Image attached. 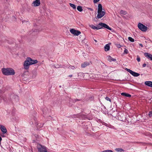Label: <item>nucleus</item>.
<instances>
[{
	"instance_id": "obj_32",
	"label": "nucleus",
	"mask_w": 152,
	"mask_h": 152,
	"mask_svg": "<svg viewBox=\"0 0 152 152\" xmlns=\"http://www.w3.org/2000/svg\"><path fill=\"white\" fill-rule=\"evenodd\" d=\"M100 0H94V3H96L97 2H98Z\"/></svg>"
},
{
	"instance_id": "obj_22",
	"label": "nucleus",
	"mask_w": 152,
	"mask_h": 152,
	"mask_svg": "<svg viewBox=\"0 0 152 152\" xmlns=\"http://www.w3.org/2000/svg\"><path fill=\"white\" fill-rule=\"evenodd\" d=\"M69 5L73 9H76V7L75 4L72 3H69Z\"/></svg>"
},
{
	"instance_id": "obj_16",
	"label": "nucleus",
	"mask_w": 152,
	"mask_h": 152,
	"mask_svg": "<svg viewBox=\"0 0 152 152\" xmlns=\"http://www.w3.org/2000/svg\"><path fill=\"white\" fill-rule=\"evenodd\" d=\"M89 63L87 62H85L81 64V66L82 68H84L89 65Z\"/></svg>"
},
{
	"instance_id": "obj_10",
	"label": "nucleus",
	"mask_w": 152,
	"mask_h": 152,
	"mask_svg": "<svg viewBox=\"0 0 152 152\" xmlns=\"http://www.w3.org/2000/svg\"><path fill=\"white\" fill-rule=\"evenodd\" d=\"M0 129L3 134H5L7 133V129L4 126L0 125Z\"/></svg>"
},
{
	"instance_id": "obj_31",
	"label": "nucleus",
	"mask_w": 152,
	"mask_h": 152,
	"mask_svg": "<svg viewBox=\"0 0 152 152\" xmlns=\"http://www.w3.org/2000/svg\"><path fill=\"white\" fill-rule=\"evenodd\" d=\"M105 99L107 101H109L111 102V100L109 98L107 97L105 98Z\"/></svg>"
},
{
	"instance_id": "obj_38",
	"label": "nucleus",
	"mask_w": 152,
	"mask_h": 152,
	"mask_svg": "<svg viewBox=\"0 0 152 152\" xmlns=\"http://www.w3.org/2000/svg\"><path fill=\"white\" fill-rule=\"evenodd\" d=\"M1 136H2V137H5V136H4V134H3V133L1 135Z\"/></svg>"
},
{
	"instance_id": "obj_20",
	"label": "nucleus",
	"mask_w": 152,
	"mask_h": 152,
	"mask_svg": "<svg viewBox=\"0 0 152 152\" xmlns=\"http://www.w3.org/2000/svg\"><path fill=\"white\" fill-rule=\"evenodd\" d=\"M77 9L78 11L80 12H81L83 10L82 7L80 6H78L77 7Z\"/></svg>"
},
{
	"instance_id": "obj_15",
	"label": "nucleus",
	"mask_w": 152,
	"mask_h": 152,
	"mask_svg": "<svg viewBox=\"0 0 152 152\" xmlns=\"http://www.w3.org/2000/svg\"><path fill=\"white\" fill-rule=\"evenodd\" d=\"M145 84L148 86L152 87V82L151 81H146L145 82Z\"/></svg>"
},
{
	"instance_id": "obj_17",
	"label": "nucleus",
	"mask_w": 152,
	"mask_h": 152,
	"mask_svg": "<svg viewBox=\"0 0 152 152\" xmlns=\"http://www.w3.org/2000/svg\"><path fill=\"white\" fill-rule=\"evenodd\" d=\"M108 60L110 62L112 61H116L115 59L113 58L110 56H109L108 57Z\"/></svg>"
},
{
	"instance_id": "obj_7",
	"label": "nucleus",
	"mask_w": 152,
	"mask_h": 152,
	"mask_svg": "<svg viewBox=\"0 0 152 152\" xmlns=\"http://www.w3.org/2000/svg\"><path fill=\"white\" fill-rule=\"evenodd\" d=\"M125 70L134 76L137 77L140 75L138 73L134 72L129 69L126 68Z\"/></svg>"
},
{
	"instance_id": "obj_4",
	"label": "nucleus",
	"mask_w": 152,
	"mask_h": 152,
	"mask_svg": "<svg viewBox=\"0 0 152 152\" xmlns=\"http://www.w3.org/2000/svg\"><path fill=\"white\" fill-rule=\"evenodd\" d=\"M138 27L142 31L145 32L147 30V27L141 23H138Z\"/></svg>"
},
{
	"instance_id": "obj_3",
	"label": "nucleus",
	"mask_w": 152,
	"mask_h": 152,
	"mask_svg": "<svg viewBox=\"0 0 152 152\" xmlns=\"http://www.w3.org/2000/svg\"><path fill=\"white\" fill-rule=\"evenodd\" d=\"M38 152H48V149L45 146L41 145H38L37 146Z\"/></svg>"
},
{
	"instance_id": "obj_21",
	"label": "nucleus",
	"mask_w": 152,
	"mask_h": 152,
	"mask_svg": "<svg viewBox=\"0 0 152 152\" xmlns=\"http://www.w3.org/2000/svg\"><path fill=\"white\" fill-rule=\"evenodd\" d=\"M120 13L121 15H125L126 13V12L125 11L123 10H121L120 12Z\"/></svg>"
},
{
	"instance_id": "obj_5",
	"label": "nucleus",
	"mask_w": 152,
	"mask_h": 152,
	"mask_svg": "<svg viewBox=\"0 0 152 152\" xmlns=\"http://www.w3.org/2000/svg\"><path fill=\"white\" fill-rule=\"evenodd\" d=\"M70 32L71 34L75 36H77L81 34V32L75 29L74 28H72L70 30Z\"/></svg>"
},
{
	"instance_id": "obj_6",
	"label": "nucleus",
	"mask_w": 152,
	"mask_h": 152,
	"mask_svg": "<svg viewBox=\"0 0 152 152\" xmlns=\"http://www.w3.org/2000/svg\"><path fill=\"white\" fill-rule=\"evenodd\" d=\"M99 27L101 28V29L103 28H104L109 30H111V28L105 23H99Z\"/></svg>"
},
{
	"instance_id": "obj_26",
	"label": "nucleus",
	"mask_w": 152,
	"mask_h": 152,
	"mask_svg": "<svg viewBox=\"0 0 152 152\" xmlns=\"http://www.w3.org/2000/svg\"><path fill=\"white\" fill-rule=\"evenodd\" d=\"M128 39L131 42H134V39L131 37H129Z\"/></svg>"
},
{
	"instance_id": "obj_8",
	"label": "nucleus",
	"mask_w": 152,
	"mask_h": 152,
	"mask_svg": "<svg viewBox=\"0 0 152 152\" xmlns=\"http://www.w3.org/2000/svg\"><path fill=\"white\" fill-rule=\"evenodd\" d=\"M98 15H97V18H100L103 16L105 14V12L104 11H98Z\"/></svg>"
},
{
	"instance_id": "obj_9",
	"label": "nucleus",
	"mask_w": 152,
	"mask_h": 152,
	"mask_svg": "<svg viewBox=\"0 0 152 152\" xmlns=\"http://www.w3.org/2000/svg\"><path fill=\"white\" fill-rule=\"evenodd\" d=\"M40 4V0H35L34 1L32 4V6L34 7L39 6Z\"/></svg>"
},
{
	"instance_id": "obj_28",
	"label": "nucleus",
	"mask_w": 152,
	"mask_h": 152,
	"mask_svg": "<svg viewBox=\"0 0 152 152\" xmlns=\"http://www.w3.org/2000/svg\"><path fill=\"white\" fill-rule=\"evenodd\" d=\"M115 45L118 48H120L121 46L120 45L118 44H116Z\"/></svg>"
},
{
	"instance_id": "obj_42",
	"label": "nucleus",
	"mask_w": 152,
	"mask_h": 152,
	"mask_svg": "<svg viewBox=\"0 0 152 152\" xmlns=\"http://www.w3.org/2000/svg\"><path fill=\"white\" fill-rule=\"evenodd\" d=\"M94 40L96 42H97V41H96V40Z\"/></svg>"
},
{
	"instance_id": "obj_39",
	"label": "nucleus",
	"mask_w": 152,
	"mask_h": 152,
	"mask_svg": "<svg viewBox=\"0 0 152 152\" xmlns=\"http://www.w3.org/2000/svg\"><path fill=\"white\" fill-rule=\"evenodd\" d=\"M72 75H69V77H72Z\"/></svg>"
},
{
	"instance_id": "obj_34",
	"label": "nucleus",
	"mask_w": 152,
	"mask_h": 152,
	"mask_svg": "<svg viewBox=\"0 0 152 152\" xmlns=\"http://www.w3.org/2000/svg\"><path fill=\"white\" fill-rule=\"evenodd\" d=\"M94 77H95V78H96V77L98 76V75H93L92 76Z\"/></svg>"
},
{
	"instance_id": "obj_36",
	"label": "nucleus",
	"mask_w": 152,
	"mask_h": 152,
	"mask_svg": "<svg viewBox=\"0 0 152 152\" xmlns=\"http://www.w3.org/2000/svg\"><path fill=\"white\" fill-rule=\"evenodd\" d=\"M146 64L145 63V64H143L142 66L143 67H145L146 66Z\"/></svg>"
},
{
	"instance_id": "obj_30",
	"label": "nucleus",
	"mask_w": 152,
	"mask_h": 152,
	"mask_svg": "<svg viewBox=\"0 0 152 152\" xmlns=\"http://www.w3.org/2000/svg\"><path fill=\"white\" fill-rule=\"evenodd\" d=\"M137 60L138 62H139L140 61V58L138 56H137Z\"/></svg>"
},
{
	"instance_id": "obj_37",
	"label": "nucleus",
	"mask_w": 152,
	"mask_h": 152,
	"mask_svg": "<svg viewBox=\"0 0 152 152\" xmlns=\"http://www.w3.org/2000/svg\"><path fill=\"white\" fill-rule=\"evenodd\" d=\"M139 45L142 48L143 47V45L142 44H140Z\"/></svg>"
},
{
	"instance_id": "obj_25",
	"label": "nucleus",
	"mask_w": 152,
	"mask_h": 152,
	"mask_svg": "<svg viewBox=\"0 0 152 152\" xmlns=\"http://www.w3.org/2000/svg\"><path fill=\"white\" fill-rule=\"evenodd\" d=\"M116 151L117 152H121L123 151V150L120 148H117L115 149Z\"/></svg>"
},
{
	"instance_id": "obj_18",
	"label": "nucleus",
	"mask_w": 152,
	"mask_h": 152,
	"mask_svg": "<svg viewBox=\"0 0 152 152\" xmlns=\"http://www.w3.org/2000/svg\"><path fill=\"white\" fill-rule=\"evenodd\" d=\"M121 94L122 95L126 97H130L131 96V95L126 93H122Z\"/></svg>"
},
{
	"instance_id": "obj_29",
	"label": "nucleus",
	"mask_w": 152,
	"mask_h": 152,
	"mask_svg": "<svg viewBox=\"0 0 152 152\" xmlns=\"http://www.w3.org/2000/svg\"><path fill=\"white\" fill-rule=\"evenodd\" d=\"M149 116L150 117H151L152 116V112L150 111L149 112V113L148 114Z\"/></svg>"
},
{
	"instance_id": "obj_43",
	"label": "nucleus",
	"mask_w": 152,
	"mask_h": 152,
	"mask_svg": "<svg viewBox=\"0 0 152 152\" xmlns=\"http://www.w3.org/2000/svg\"><path fill=\"white\" fill-rule=\"evenodd\" d=\"M83 119H85V118H83Z\"/></svg>"
},
{
	"instance_id": "obj_35",
	"label": "nucleus",
	"mask_w": 152,
	"mask_h": 152,
	"mask_svg": "<svg viewBox=\"0 0 152 152\" xmlns=\"http://www.w3.org/2000/svg\"><path fill=\"white\" fill-rule=\"evenodd\" d=\"M88 10H90L91 11H93V9H92V8H88Z\"/></svg>"
},
{
	"instance_id": "obj_14",
	"label": "nucleus",
	"mask_w": 152,
	"mask_h": 152,
	"mask_svg": "<svg viewBox=\"0 0 152 152\" xmlns=\"http://www.w3.org/2000/svg\"><path fill=\"white\" fill-rule=\"evenodd\" d=\"M37 72L35 70L32 71L31 73V74L30 77L32 78H35L37 75Z\"/></svg>"
},
{
	"instance_id": "obj_24",
	"label": "nucleus",
	"mask_w": 152,
	"mask_h": 152,
	"mask_svg": "<svg viewBox=\"0 0 152 152\" xmlns=\"http://www.w3.org/2000/svg\"><path fill=\"white\" fill-rule=\"evenodd\" d=\"M128 53V50L126 48H125L124 50V52L123 53V54H127Z\"/></svg>"
},
{
	"instance_id": "obj_33",
	"label": "nucleus",
	"mask_w": 152,
	"mask_h": 152,
	"mask_svg": "<svg viewBox=\"0 0 152 152\" xmlns=\"http://www.w3.org/2000/svg\"><path fill=\"white\" fill-rule=\"evenodd\" d=\"M38 126H39L40 127H41L42 126H43V124H41L40 125H39V124H37Z\"/></svg>"
},
{
	"instance_id": "obj_27",
	"label": "nucleus",
	"mask_w": 152,
	"mask_h": 152,
	"mask_svg": "<svg viewBox=\"0 0 152 152\" xmlns=\"http://www.w3.org/2000/svg\"><path fill=\"white\" fill-rule=\"evenodd\" d=\"M102 152H113L111 150H106L103 151Z\"/></svg>"
},
{
	"instance_id": "obj_1",
	"label": "nucleus",
	"mask_w": 152,
	"mask_h": 152,
	"mask_svg": "<svg viewBox=\"0 0 152 152\" xmlns=\"http://www.w3.org/2000/svg\"><path fill=\"white\" fill-rule=\"evenodd\" d=\"M37 62V60H33L29 57H27L23 64L24 68L26 70H28L29 69L30 65L36 64Z\"/></svg>"
},
{
	"instance_id": "obj_19",
	"label": "nucleus",
	"mask_w": 152,
	"mask_h": 152,
	"mask_svg": "<svg viewBox=\"0 0 152 152\" xmlns=\"http://www.w3.org/2000/svg\"><path fill=\"white\" fill-rule=\"evenodd\" d=\"M98 11H102V4H99L98 6Z\"/></svg>"
},
{
	"instance_id": "obj_12",
	"label": "nucleus",
	"mask_w": 152,
	"mask_h": 152,
	"mask_svg": "<svg viewBox=\"0 0 152 152\" xmlns=\"http://www.w3.org/2000/svg\"><path fill=\"white\" fill-rule=\"evenodd\" d=\"M111 43H110L105 45L104 47V50L105 51H107L110 50Z\"/></svg>"
},
{
	"instance_id": "obj_2",
	"label": "nucleus",
	"mask_w": 152,
	"mask_h": 152,
	"mask_svg": "<svg viewBox=\"0 0 152 152\" xmlns=\"http://www.w3.org/2000/svg\"><path fill=\"white\" fill-rule=\"evenodd\" d=\"M3 73L5 75H13L15 74L14 70L11 68H3L2 69Z\"/></svg>"
},
{
	"instance_id": "obj_23",
	"label": "nucleus",
	"mask_w": 152,
	"mask_h": 152,
	"mask_svg": "<svg viewBox=\"0 0 152 152\" xmlns=\"http://www.w3.org/2000/svg\"><path fill=\"white\" fill-rule=\"evenodd\" d=\"M68 68L69 69H75L76 68L75 66H73L69 65V66H68Z\"/></svg>"
},
{
	"instance_id": "obj_40",
	"label": "nucleus",
	"mask_w": 152,
	"mask_h": 152,
	"mask_svg": "<svg viewBox=\"0 0 152 152\" xmlns=\"http://www.w3.org/2000/svg\"><path fill=\"white\" fill-rule=\"evenodd\" d=\"M1 140H2V138H1V136H0V142H1Z\"/></svg>"
},
{
	"instance_id": "obj_11",
	"label": "nucleus",
	"mask_w": 152,
	"mask_h": 152,
	"mask_svg": "<svg viewBox=\"0 0 152 152\" xmlns=\"http://www.w3.org/2000/svg\"><path fill=\"white\" fill-rule=\"evenodd\" d=\"M89 26L92 29L94 30H98L101 29V28L99 26V25H97V26H95L94 25L91 24L89 25Z\"/></svg>"
},
{
	"instance_id": "obj_13",
	"label": "nucleus",
	"mask_w": 152,
	"mask_h": 152,
	"mask_svg": "<svg viewBox=\"0 0 152 152\" xmlns=\"http://www.w3.org/2000/svg\"><path fill=\"white\" fill-rule=\"evenodd\" d=\"M144 55L146 57L152 61V55L147 53H145Z\"/></svg>"
},
{
	"instance_id": "obj_41",
	"label": "nucleus",
	"mask_w": 152,
	"mask_h": 152,
	"mask_svg": "<svg viewBox=\"0 0 152 152\" xmlns=\"http://www.w3.org/2000/svg\"><path fill=\"white\" fill-rule=\"evenodd\" d=\"M58 66H55V68H58L59 67H58Z\"/></svg>"
}]
</instances>
